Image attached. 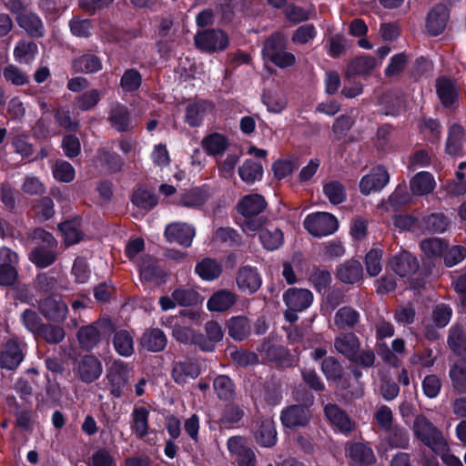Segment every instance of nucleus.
<instances>
[{
  "label": "nucleus",
  "instance_id": "obj_4",
  "mask_svg": "<svg viewBox=\"0 0 466 466\" xmlns=\"http://www.w3.org/2000/svg\"><path fill=\"white\" fill-rule=\"evenodd\" d=\"M303 226L310 235L322 238L335 233L339 228V222L330 213L316 212L305 218Z\"/></svg>",
  "mask_w": 466,
  "mask_h": 466
},
{
  "label": "nucleus",
  "instance_id": "obj_64",
  "mask_svg": "<svg viewBox=\"0 0 466 466\" xmlns=\"http://www.w3.org/2000/svg\"><path fill=\"white\" fill-rule=\"evenodd\" d=\"M212 240L214 242L225 243L228 246H232L239 241V237L236 230L230 228H219L213 235Z\"/></svg>",
  "mask_w": 466,
  "mask_h": 466
},
{
  "label": "nucleus",
  "instance_id": "obj_28",
  "mask_svg": "<svg viewBox=\"0 0 466 466\" xmlns=\"http://www.w3.org/2000/svg\"><path fill=\"white\" fill-rule=\"evenodd\" d=\"M208 193L201 187H194L184 191L179 198L177 205L187 208H198L208 199Z\"/></svg>",
  "mask_w": 466,
  "mask_h": 466
},
{
  "label": "nucleus",
  "instance_id": "obj_27",
  "mask_svg": "<svg viewBox=\"0 0 466 466\" xmlns=\"http://www.w3.org/2000/svg\"><path fill=\"white\" fill-rule=\"evenodd\" d=\"M213 108V104L208 101L193 103L187 107L186 122L191 127H198L202 123L206 115L211 112Z\"/></svg>",
  "mask_w": 466,
  "mask_h": 466
},
{
  "label": "nucleus",
  "instance_id": "obj_17",
  "mask_svg": "<svg viewBox=\"0 0 466 466\" xmlns=\"http://www.w3.org/2000/svg\"><path fill=\"white\" fill-rule=\"evenodd\" d=\"M24 359L20 346L14 340L8 341L0 353V366L3 369L13 370L16 369Z\"/></svg>",
  "mask_w": 466,
  "mask_h": 466
},
{
  "label": "nucleus",
  "instance_id": "obj_63",
  "mask_svg": "<svg viewBox=\"0 0 466 466\" xmlns=\"http://www.w3.org/2000/svg\"><path fill=\"white\" fill-rule=\"evenodd\" d=\"M448 343L459 354H466V330L453 329L451 330Z\"/></svg>",
  "mask_w": 466,
  "mask_h": 466
},
{
  "label": "nucleus",
  "instance_id": "obj_36",
  "mask_svg": "<svg viewBox=\"0 0 466 466\" xmlns=\"http://www.w3.org/2000/svg\"><path fill=\"white\" fill-rule=\"evenodd\" d=\"M348 455L358 465H370L375 461L372 449L363 443L350 444L348 449Z\"/></svg>",
  "mask_w": 466,
  "mask_h": 466
},
{
  "label": "nucleus",
  "instance_id": "obj_14",
  "mask_svg": "<svg viewBox=\"0 0 466 466\" xmlns=\"http://www.w3.org/2000/svg\"><path fill=\"white\" fill-rule=\"evenodd\" d=\"M0 252L8 261L0 265V285L11 286L17 279L15 265L18 263V256L8 248H3Z\"/></svg>",
  "mask_w": 466,
  "mask_h": 466
},
{
  "label": "nucleus",
  "instance_id": "obj_33",
  "mask_svg": "<svg viewBox=\"0 0 466 466\" xmlns=\"http://www.w3.org/2000/svg\"><path fill=\"white\" fill-rule=\"evenodd\" d=\"M195 271L203 280L211 281L221 275L222 265L214 258H206L196 265Z\"/></svg>",
  "mask_w": 466,
  "mask_h": 466
},
{
  "label": "nucleus",
  "instance_id": "obj_3",
  "mask_svg": "<svg viewBox=\"0 0 466 466\" xmlns=\"http://www.w3.org/2000/svg\"><path fill=\"white\" fill-rule=\"evenodd\" d=\"M413 431L417 438L434 452L443 451L447 447L441 432L424 416L416 417Z\"/></svg>",
  "mask_w": 466,
  "mask_h": 466
},
{
  "label": "nucleus",
  "instance_id": "obj_19",
  "mask_svg": "<svg viewBox=\"0 0 466 466\" xmlns=\"http://www.w3.org/2000/svg\"><path fill=\"white\" fill-rule=\"evenodd\" d=\"M281 422L287 428L305 426L309 420V410L299 405H294L281 413Z\"/></svg>",
  "mask_w": 466,
  "mask_h": 466
},
{
  "label": "nucleus",
  "instance_id": "obj_12",
  "mask_svg": "<svg viewBox=\"0 0 466 466\" xmlns=\"http://www.w3.org/2000/svg\"><path fill=\"white\" fill-rule=\"evenodd\" d=\"M236 282L241 291L252 294L260 288L261 278L257 268L244 266L239 268Z\"/></svg>",
  "mask_w": 466,
  "mask_h": 466
},
{
  "label": "nucleus",
  "instance_id": "obj_6",
  "mask_svg": "<svg viewBox=\"0 0 466 466\" xmlns=\"http://www.w3.org/2000/svg\"><path fill=\"white\" fill-rule=\"evenodd\" d=\"M196 46L206 52H218L228 46V36L222 30L209 29L198 32L195 35Z\"/></svg>",
  "mask_w": 466,
  "mask_h": 466
},
{
  "label": "nucleus",
  "instance_id": "obj_22",
  "mask_svg": "<svg viewBox=\"0 0 466 466\" xmlns=\"http://www.w3.org/2000/svg\"><path fill=\"white\" fill-rule=\"evenodd\" d=\"M258 238L263 248L268 251L279 248L284 243L283 232L270 225L260 229Z\"/></svg>",
  "mask_w": 466,
  "mask_h": 466
},
{
  "label": "nucleus",
  "instance_id": "obj_9",
  "mask_svg": "<svg viewBox=\"0 0 466 466\" xmlns=\"http://www.w3.org/2000/svg\"><path fill=\"white\" fill-rule=\"evenodd\" d=\"M450 14L446 5H437L433 6L426 19V29L431 35H439L445 30Z\"/></svg>",
  "mask_w": 466,
  "mask_h": 466
},
{
  "label": "nucleus",
  "instance_id": "obj_23",
  "mask_svg": "<svg viewBox=\"0 0 466 466\" xmlns=\"http://www.w3.org/2000/svg\"><path fill=\"white\" fill-rule=\"evenodd\" d=\"M255 439L264 447H271L277 441V431L272 419L266 418L258 423Z\"/></svg>",
  "mask_w": 466,
  "mask_h": 466
},
{
  "label": "nucleus",
  "instance_id": "obj_30",
  "mask_svg": "<svg viewBox=\"0 0 466 466\" xmlns=\"http://www.w3.org/2000/svg\"><path fill=\"white\" fill-rule=\"evenodd\" d=\"M360 339L352 333L341 334L334 340L336 350L350 360L356 355V351L360 350Z\"/></svg>",
  "mask_w": 466,
  "mask_h": 466
},
{
  "label": "nucleus",
  "instance_id": "obj_2",
  "mask_svg": "<svg viewBox=\"0 0 466 466\" xmlns=\"http://www.w3.org/2000/svg\"><path fill=\"white\" fill-rule=\"evenodd\" d=\"M286 39L280 33L272 35L266 42L262 50L265 60L272 62L280 68H286L296 63L295 56L285 50Z\"/></svg>",
  "mask_w": 466,
  "mask_h": 466
},
{
  "label": "nucleus",
  "instance_id": "obj_62",
  "mask_svg": "<svg viewBox=\"0 0 466 466\" xmlns=\"http://www.w3.org/2000/svg\"><path fill=\"white\" fill-rule=\"evenodd\" d=\"M53 175L56 180L68 183L75 178V169L66 161H57L53 168Z\"/></svg>",
  "mask_w": 466,
  "mask_h": 466
},
{
  "label": "nucleus",
  "instance_id": "obj_37",
  "mask_svg": "<svg viewBox=\"0 0 466 466\" xmlns=\"http://www.w3.org/2000/svg\"><path fill=\"white\" fill-rule=\"evenodd\" d=\"M18 25L30 35L38 37L43 35V24L40 18L30 12L23 11L17 15Z\"/></svg>",
  "mask_w": 466,
  "mask_h": 466
},
{
  "label": "nucleus",
  "instance_id": "obj_43",
  "mask_svg": "<svg viewBox=\"0 0 466 466\" xmlns=\"http://www.w3.org/2000/svg\"><path fill=\"white\" fill-rule=\"evenodd\" d=\"M360 319L359 313L350 307H343L338 310L334 323L339 329L354 327Z\"/></svg>",
  "mask_w": 466,
  "mask_h": 466
},
{
  "label": "nucleus",
  "instance_id": "obj_56",
  "mask_svg": "<svg viewBox=\"0 0 466 466\" xmlns=\"http://www.w3.org/2000/svg\"><path fill=\"white\" fill-rule=\"evenodd\" d=\"M132 202L140 208L150 209L157 205V198L147 189L138 188L133 194Z\"/></svg>",
  "mask_w": 466,
  "mask_h": 466
},
{
  "label": "nucleus",
  "instance_id": "obj_50",
  "mask_svg": "<svg viewBox=\"0 0 466 466\" xmlns=\"http://www.w3.org/2000/svg\"><path fill=\"white\" fill-rule=\"evenodd\" d=\"M323 192L326 198L333 205L342 203L346 199L344 187L337 181H331L324 185Z\"/></svg>",
  "mask_w": 466,
  "mask_h": 466
},
{
  "label": "nucleus",
  "instance_id": "obj_45",
  "mask_svg": "<svg viewBox=\"0 0 466 466\" xmlns=\"http://www.w3.org/2000/svg\"><path fill=\"white\" fill-rule=\"evenodd\" d=\"M205 329L208 337V341H202V338L199 339L198 345L203 350L210 351L214 349V344L222 339L223 332L220 325L216 321H208L206 324Z\"/></svg>",
  "mask_w": 466,
  "mask_h": 466
},
{
  "label": "nucleus",
  "instance_id": "obj_1",
  "mask_svg": "<svg viewBox=\"0 0 466 466\" xmlns=\"http://www.w3.org/2000/svg\"><path fill=\"white\" fill-rule=\"evenodd\" d=\"M195 313H181L179 316H167L162 319V325L172 330V336L182 343H199L202 339L191 328V321L194 320Z\"/></svg>",
  "mask_w": 466,
  "mask_h": 466
},
{
  "label": "nucleus",
  "instance_id": "obj_18",
  "mask_svg": "<svg viewBox=\"0 0 466 466\" xmlns=\"http://www.w3.org/2000/svg\"><path fill=\"white\" fill-rule=\"evenodd\" d=\"M391 349L392 350H390L385 343H379L377 351L385 363L392 367H398L400 362L398 355H403L405 353V341L402 339H393Z\"/></svg>",
  "mask_w": 466,
  "mask_h": 466
},
{
  "label": "nucleus",
  "instance_id": "obj_35",
  "mask_svg": "<svg viewBox=\"0 0 466 466\" xmlns=\"http://www.w3.org/2000/svg\"><path fill=\"white\" fill-rule=\"evenodd\" d=\"M437 93L444 106H452L458 99V87L454 82L446 77L437 81Z\"/></svg>",
  "mask_w": 466,
  "mask_h": 466
},
{
  "label": "nucleus",
  "instance_id": "obj_7",
  "mask_svg": "<svg viewBox=\"0 0 466 466\" xmlns=\"http://www.w3.org/2000/svg\"><path fill=\"white\" fill-rule=\"evenodd\" d=\"M195 235V227L186 222L170 223L165 229V236L168 242H175L185 248L191 246Z\"/></svg>",
  "mask_w": 466,
  "mask_h": 466
},
{
  "label": "nucleus",
  "instance_id": "obj_15",
  "mask_svg": "<svg viewBox=\"0 0 466 466\" xmlns=\"http://www.w3.org/2000/svg\"><path fill=\"white\" fill-rule=\"evenodd\" d=\"M267 207V202L263 196L259 194H250L243 197L238 204V211L245 218L255 217Z\"/></svg>",
  "mask_w": 466,
  "mask_h": 466
},
{
  "label": "nucleus",
  "instance_id": "obj_40",
  "mask_svg": "<svg viewBox=\"0 0 466 466\" xmlns=\"http://www.w3.org/2000/svg\"><path fill=\"white\" fill-rule=\"evenodd\" d=\"M201 146L208 155L217 156L222 154L227 149L228 142L225 136L213 133L202 140Z\"/></svg>",
  "mask_w": 466,
  "mask_h": 466
},
{
  "label": "nucleus",
  "instance_id": "obj_60",
  "mask_svg": "<svg viewBox=\"0 0 466 466\" xmlns=\"http://www.w3.org/2000/svg\"><path fill=\"white\" fill-rule=\"evenodd\" d=\"M446 247V244L438 238H428L420 243V248L428 258L440 257Z\"/></svg>",
  "mask_w": 466,
  "mask_h": 466
},
{
  "label": "nucleus",
  "instance_id": "obj_34",
  "mask_svg": "<svg viewBox=\"0 0 466 466\" xmlns=\"http://www.w3.org/2000/svg\"><path fill=\"white\" fill-rule=\"evenodd\" d=\"M238 175L243 182L252 185L263 177L262 164L259 161L248 159L238 167Z\"/></svg>",
  "mask_w": 466,
  "mask_h": 466
},
{
  "label": "nucleus",
  "instance_id": "obj_26",
  "mask_svg": "<svg viewBox=\"0 0 466 466\" xmlns=\"http://www.w3.org/2000/svg\"><path fill=\"white\" fill-rule=\"evenodd\" d=\"M200 374L198 364L192 361H180L174 365L172 376L178 384H185L189 380H194Z\"/></svg>",
  "mask_w": 466,
  "mask_h": 466
},
{
  "label": "nucleus",
  "instance_id": "obj_11",
  "mask_svg": "<svg viewBox=\"0 0 466 466\" xmlns=\"http://www.w3.org/2000/svg\"><path fill=\"white\" fill-rule=\"evenodd\" d=\"M76 373L83 382L91 383L100 377L102 364L94 356H85L77 362Z\"/></svg>",
  "mask_w": 466,
  "mask_h": 466
},
{
  "label": "nucleus",
  "instance_id": "obj_5",
  "mask_svg": "<svg viewBox=\"0 0 466 466\" xmlns=\"http://www.w3.org/2000/svg\"><path fill=\"white\" fill-rule=\"evenodd\" d=\"M35 236L43 238L45 245L35 248L29 258L36 267L46 268L56 259V241L51 234L44 230H36Z\"/></svg>",
  "mask_w": 466,
  "mask_h": 466
},
{
  "label": "nucleus",
  "instance_id": "obj_41",
  "mask_svg": "<svg viewBox=\"0 0 466 466\" xmlns=\"http://www.w3.org/2000/svg\"><path fill=\"white\" fill-rule=\"evenodd\" d=\"M38 48L32 41H20L14 49V56L16 62L28 65L34 61Z\"/></svg>",
  "mask_w": 466,
  "mask_h": 466
},
{
  "label": "nucleus",
  "instance_id": "obj_52",
  "mask_svg": "<svg viewBox=\"0 0 466 466\" xmlns=\"http://www.w3.org/2000/svg\"><path fill=\"white\" fill-rule=\"evenodd\" d=\"M382 250L380 248H371L366 255V270L370 277L378 276L381 269Z\"/></svg>",
  "mask_w": 466,
  "mask_h": 466
},
{
  "label": "nucleus",
  "instance_id": "obj_44",
  "mask_svg": "<svg viewBox=\"0 0 466 466\" xmlns=\"http://www.w3.org/2000/svg\"><path fill=\"white\" fill-rule=\"evenodd\" d=\"M149 411L145 407L135 408L133 410V431L139 437L143 438L148 433Z\"/></svg>",
  "mask_w": 466,
  "mask_h": 466
},
{
  "label": "nucleus",
  "instance_id": "obj_20",
  "mask_svg": "<svg viewBox=\"0 0 466 466\" xmlns=\"http://www.w3.org/2000/svg\"><path fill=\"white\" fill-rule=\"evenodd\" d=\"M391 269L400 277H406L414 273L419 264L417 258L408 252H402L392 258L390 261Z\"/></svg>",
  "mask_w": 466,
  "mask_h": 466
},
{
  "label": "nucleus",
  "instance_id": "obj_42",
  "mask_svg": "<svg viewBox=\"0 0 466 466\" xmlns=\"http://www.w3.org/2000/svg\"><path fill=\"white\" fill-rule=\"evenodd\" d=\"M464 138V129L461 126L458 124L452 125L449 129L447 144H446V151L449 155L455 156L458 155L462 147V142Z\"/></svg>",
  "mask_w": 466,
  "mask_h": 466
},
{
  "label": "nucleus",
  "instance_id": "obj_49",
  "mask_svg": "<svg viewBox=\"0 0 466 466\" xmlns=\"http://www.w3.org/2000/svg\"><path fill=\"white\" fill-rule=\"evenodd\" d=\"M228 333L234 339H244L249 334L248 320L244 317L232 318L228 323Z\"/></svg>",
  "mask_w": 466,
  "mask_h": 466
},
{
  "label": "nucleus",
  "instance_id": "obj_53",
  "mask_svg": "<svg viewBox=\"0 0 466 466\" xmlns=\"http://www.w3.org/2000/svg\"><path fill=\"white\" fill-rule=\"evenodd\" d=\"M3 76L5 81L14 86H24L28 83V75L15 65H8L3 70Z\"/></svg>",
  "mask_w": 466,
  "mask_h": 466
},
{
  "label": "nucleus",
  "instance_id": "obj_31",
  "mask_svg": "<svg viewBox=\"0 0 466 466\" xmlns=\"http://www.w3.org/2000/svg\"><path fill=\"white\" fill-rule=\"evenodd\" d=\"M108 121L117 131H127L130 125V116L127 107L118 103L113 105L110 109Z\"/></svg>",
  "mask_w": 466,
  "mask_h": 466
},
{
  "label": "nucleus",
  "instance_id": "obj_13",
  "mask_svg": "<svg viewBox=\"0 0 466 466\" xmlns=\"http://www.w3.org/2000/svg\"><path fill=\"white\" fill-rule=\"evenodd\" d=\"M283 300L288 308L303 311L313 301V294L306 289H289L283 295Z\"/></svg>",
  "mask_w": 466,
  "mask_h": 466
},
{
  "label": "nucleus",
  "instance_id": "obj_32",
  "mask_svg": "<svg viewBox=\"0 0 466 466\" xmlns=\"http://www.w3.org/2000/svg\"><path fill=\"white\" fill-rule=\"evenodd\" d=\"M140 344L149 351L158 352L165 349L167 345V337L162 330L153 329L143 334L140 339Z\"/></svg>",
  "mask_w": 466,
  "mask_h": 466
},
{
  "label": "nucleus",
  "instance_id": "obj_48",
  "mask_svg": "<svg viewBox=\"0 0 466 466\" xmlns=\"http://www.w3.org/2000/svg\"><path fill=\"white\" fill-rule=\"evenodd\" d=\"M213 387L217 395L221 400H230L235 394V385L228 376H218L214 380Z\"/></svg>",
  "mask_w": 466,
  "mask_h": 466
},
{
  "label": "nucleus",
  "instance_id": "obj_47",
  "mask_svg": "<svg viewBox=\"0 0 466 466\" xmlns=\"http://www.w3.org/2000/svg\"><path fill=\"white\" fill-rule=\"evenodd\" d=\"M73 67L77 72L95 73L102 68V64L96 56L85 55L73 62Z\"/></svg>",
  "mask_w": 466,
  "mask_h": 466
},
{
  "label": "nucleus",
  "instance_id": "obj_24",
  "mask_svg": "<svg viewBox=\"0 0 466 466\" xmlns=\"http://www.w3.org/2000/svg\"><path fill=\"white\" fill-rule=\"evenodd\" d=\"M40 309L47 319L54 321L64 320L68 311L67 306L64 301L54 298H46L41 303Z\"/></svg>",
  "mask_w": 466,
  "mask_h": 466
},
{
  "label": "nucleus",
  "instance_id": "obj_61",
  "mask_svg": "<svg viewBox=\"0 0 466 466\" xmlns=\"http://www.w3.org/2000/svg\"><path fill=\"white\" fill-rule=\"evenodd\" d=\"M286 16L291 22L299 23L315 16V10L312 6L304 8L298 5H290L286 10Z\"/></svg>",
  "mask_w": 466,
  "mask_h": 466
},
{
  "label": "nucleus",
  "instance_id": "obj_51",
  "mask_svg": "<svg viewBox=\"0 0 466 466\" xmlns=\"http://www.w3.org/2000/svg\"><path fill=\"white\" fill-rule=\"evenodd\" d=\"M376 66V59L371 56H360L355 58L350 65L348 73L352 75L368 74Z\"/></svg>",
  "mask_w": 466,
  "mask_h": 466
},
{
  "label": "nucleus",
  "instance_id": "obj_54",
  "mask_svg": "<svg viewBox=\"0 0 466 466\" xmlns=\"http://www.w3.org/2000/svg\"><path fill=\"white\" fill-rule=\"evenodd\" d=\"M77 338L83 348L90 350L99 341V332L95 326L90 325L80 329Z\"/></svg>",
  "mask_w": 466,
  "mask_h": 466
},
{
  "label": "nucleus",
  "instance_id": "obj_29",
  "mask_svg": "<svg viewBox=\"0 0 466 466\" xmlns=\"http://www.w3.org/2000/svg\"><path fill=\"white\" fill-rule=\"evenodd\" d=\"M436 187L434 177L426 171L416 174L410 182V187L413 194L422 196L431 193Z\"/></svg>",
  "mask_w": 466,
  "mask_h": 466
},
{
  "label": "nucleus",
  "instance_id": "obj_10",
  "mask_svg": "<svg viewBox=\"0 0 466 466\" xmlns=\"http://www.w3.org/2000/svg\"><path fill=\"white\" fill-rule=\"evenodd\" d=\"M130 368L123 361H114L108 370L107 378L111 383V392L116 397H120L122 388L127 383Z\"/></svg>",
  "mask_w": 466,
  "mask_h": 466
},
{
  "label": "nucleus",
  "instance_id": "obj_16",
  "mask_svg": "<svg viewBox=\"0 0 466 466\" xmlns=\"http://www.w3.org/2000/svg\"><path fill=\"white\" fill-rule=\"evenodd\" d=\"M237 302V295L228 289L216 291L208 300L207 308L209 311L223 312L229 309Z\"/></svg>",
  "mask_w": 466,
  "mask_h": 466
},
{
  "label": "nucleus",
  "instance_id": "obj_39",
  "mask_svg": "<svg viewBox=\"0 0 466 466\" xmlns=\"http://www.w3.org/2000/svg\"><path fill=\"white\" fill-rule=\"evenodd\" d=\"M113 345L116 351L121 356L129 357L134 352L133 336L128 330L120 329L116 331Z\"/></svg>",
  "mask_w": 466,
  "mask_h": 466
},
{
  "label": "nucleus",
  "instance_id": "obj_58",
  "mask_svg": "<svg viewBox=\"0 0 466 466\" xmlns=\"http://www.w3.org/2000/svg\"><path fill=\"white\" fill-rule=\"evenodd\" d=\"M450 377L458 391H466V363L454 364L450 370Z\"/></svg>",
  "mask_w": 466,
  "mask_h": 466
},
{
  "label": "nucleus",
  "instance_id": "obj_21",
  "mask_svg": "<svg viewBox=\"0 0 466 466\" xmlns=\"http://www.w3.org/2000/svg\"><path fill=\"white\" fill-rule=\"evenodd\" d=\"M261 99L268 111L273 114L282 113L288 106V97L280 90L267 89L263 92Z\"/></svg>",
  "mask_w": 466,
  "mask_h": 466
},
{
  "label": "nucleus",
  "instance_id": "obj_25",
  "mask_svg": "<svg viewBox=\"0 0 466 466\" xmlns=\"http://www.w3.org/2000/svg\"><path fill=\"white\" fill-rule=\"evenodd\" d=\"M324 410L327 419L338 431L347 433L352 430L350 419L338 406L327 405Z\"/></svg>",
  "mask_w": 466,
  "mask_h": 466
},
{
  "label": "nucleus",
  "instance_id": "obj_8",
  "mask_svg": "<svg viewBox=\"0 0 466 466\" xmlns=\"http://www.w3.org/2000/svg\"><path fill=\"white\" fill-rule=\"evenodd\" d=\"M390 176L382 167H374L368 175L364 176L360 183L361 193L369 195L371 192L382 189L389 182Z\"/></svg>",
  "mask_w": 466,
  "mask_h": 466
},
{
  "label": "nucleus",
  "instance_id": "obj_46",
  "mask_svg": "<svg viewBox=\"0 0 466 466\" xmlns=\"http://www.w3.org/2000/svg\"><path fill=\"white\" fill-rule=\"evenodd\" d=\"M59 228L67 246L79 242L83 238L80 224L77 220L63 222L59 225Z\"/></svg>",
  "mask_w": 466,
  "mask_h": 466
},
{
  "label": "nucleus",
  "instance_id": "obj_57",
  "mask_svg": "<svg viewBox=\"0 0 466 466\" xmlns=\"http://www.w3.org/2000/svg\"><path fill=\"white\" fill-rule=\"evenodd\" d=\"M172 297L179 306H190L199 302V294L192 289L186 288L177 289L173 293Z\"/></svg>",
  "mask_w": 466,
  "mask_h": 466
},
{
  "label": "nucleus",
  "instance_id": "obj_59",
  "mask_svg": "<svg viewBox=\"0 0 466 466\" xmlns=\"http://www.w3.org/2000/svg\"><path fill=\"white\" fill-rule=\"evenodd\" d=\"M104 92L98 89H92L79 96L76 101V106L81 110L93 108L101 99Z\"/></svg>",
  "mask_w": 466,
  "mask_h": 466
},
{
  "label": "nucleus",
  "instance_id": "obj_38",
  "mask_svg": "<svg viewBox=\"0 0 466 466\" xmlns=\"http://www.w3.org/2000/svg\"><path fill=\"white\" fill-rule=\"evenodd\" d=\"M362 275V267L358 260H350L338 269V278L345 283L353 284L358 282L361 279Z\"/></svg>",
  "mask_w": 466,
  "mask_h": 466
},
{
  "label": "nucleus",
  "instance_id": "obj_55",
  "mask_svg": "<svg viewBox=\"0 0 466 466\" xmlns=\"http://www.w3.org/2000/svg\"><path fill=\"white\" fill-rule=\"evenodd\" d=\"M316 35V27L313 25L306 24L295 30L291 40L295 45H306L311 43Z\"/></svg>",
  "mask_w": 466,
  "mask_h": 466
}]
</instances>
